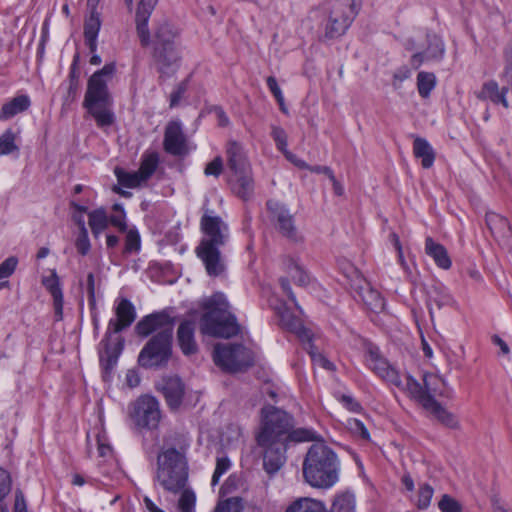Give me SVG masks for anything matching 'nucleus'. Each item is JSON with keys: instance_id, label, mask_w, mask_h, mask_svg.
Wrapping results in <instances>:
<instances>
[{"instance_id": "f257e3e1", "label": "nucleus", "mask_w": 512, "mask_h": 512, "mask_svg": "<svg viewBox=\"0 0 512 512\" xmlns=\"http://www.w3.org/2000/svg\"><path fill=\"white\" fill-rule=\"evenodd\" d=\"M261 413V426L256 441L264 450L263 468L273 475L286 461L288 444L313 441L314 432L305 428L294 429L293 416L274 406L263 407Z\"/></svg>"}, {"instance_id": "f03ea898", "label": "nucleus", "mask_w": 512, "mask_h": 512, "mask_svg": "<svg viewBox=\"0 0 512 512\" xmlns=\"http://www.w3.org/2000/svg\"><path fill=\"white\" fill-rule=\"evenodd\" d=\"M158 0H141L135 15L136 33L143 48L152 45V59L161 75H171L180 66L181 51L177 43L178 31L169 23L159 24L153 33L148 26Z\"/></svg>"}, {"instance_id": "7ed1b4c3", "label": "nucleus", "mask_w": 512, "mask_h": 512, "mask_svg": "<svg viewBox=\"0 0 512 512\" xmlns=\"http://www.w3.org/2000/svg\"><path fill=\"white\" fill-rule=\"evenodd\" d=\"M175 319L166 310L144 316L135 326L137 335L147 337L158 331L142 348L138 363L144 368L165 366L172 355Z\"/></svg>"}, {"instance_id": "20e7f679", "label": "nucleus", "mask_w": 512, "mask_h": 512, "mask_svg": "<svg viewBox=\"0 0 512 512\" xmlns=\"http://www.w3.org/2000/svg\"><path fill=\"white\" fill-rule=\"evenodd\" d=\"M302 473L313 488L329 489L339 480L340 461L337 454L323 441L313 443L304 458Z\"/></svg>"}, {"instance_id": "39448f33", "label": "nucleus", "mask_w": 512, "mask_h": 512, "mask_svg": "<svg viewBox=\"0 0 512 512\" xmlns=\"http://www.w3.org/2000/svg\"><path fill=\"white\" fill-rule=\"evenodd\" d=\"M115 71V63L105 64L90 76L87 83L83 106L100 128L111 126L115 122L113 100L108 89V81L112 79Z\"/></svg>"}, {"instance_id": "423d86ee", "label": "nucleus", "mask_w": 512, "mask_h": 512, "mask_svg": "<svg viewBox=\"0 0 512 512\" xmlns=\"http://www.w3.org/2000/svg\"><path fill=\"white\" fill-rule=\"evenodd\" d=\"M205 313L200 319V329L205 335L231 338L240 333V325L235 315L229 311V303L225 295L216 292L203 300Z\"/></svg>"}, {"instance_id": "0eeeda50", "label": "nucleus", "mask_w": 512, "mask_h": 512, "mask_svg": "<svg viewBox=\"0 0 512 512\" xmlns=\"http://www.w3.org/2000/svg\"><path fill=\"white\" fill-rule=\"evenodd\" d=\"M155 479L166 491L179 493L188 482L185 455L174 447L162 449L157 456Z\"/></svg>"}, {"instance_id": "6e6552de", "label": "nucleus", "mask_w": 512, "mask_h": 512, "mask_svg": "<svg viewBox=\"0 0 512 512\" xmlns=\"http://www.w3.org/2000/svg\"><path fill=\"white\" fill-rule=\"evenodd\" d=\"M215 364L226 372L246 370L254 363L253 352L242 344H217L213 350Z\"/></svg>"}, {"instance_id": "1a4fd4ad", "label": "nucleus", "mask_w": 512, "mask_h": 512, "mask_svg": "<svg viewBox=\"0 0 512 512\" xmlns=\"http://www.w3.org/2000/svg\"><path fill=\"white\" fill-rule=\"evenodd\" d=\"M403 383L404 387H401L400 390L406 392L410 398L417 401L423 408L428 406V402H437L435 397L442 395L441 386L443 381L433 373H425L422 384L409 374L405 376Z\"/></svg>"}, {"instance_id": "9d476101", "label": "nucleus", "mask_w": 512, "mask_h": 512, "mask_svg": "<svg viewBox=\"0 0 512 512\" xmlns=\"http://www.w3.org/2000/svg\"><path fill=\"white\" fill-rule=\"evenodd\" d=\"M266 207L271 222L281 236L295 244L304 242V236L296 226L294 216L285 205L271 199L266 202Z\"/></svg>"}, {"instance_id": "9b49d317", "label": "nucleus", "mask_w": 512, "mask_h": 512, "mask_svg": "<svg viewBox=\"0 0 512 512\" xmlns=\"http://www.w3.org/2000/svg\"><path fill=\"white\" fill-rule=\"evenodd\" d=\"M356 14L354 0H336L325 27V37L334 39L343 35L350 27Z\"/></svg>"}, {"instance_id": "f8f14e48", "label": "nucleus", "mask_w": 512, "mask_h": 512, "mask_svg": "<svg viewBox=\"0 0 512 512\" xmlns=\"http://www.w3.org/2000/svg\"><path fill=\"white\" fill-rule=\"evenodd\" d=\"M130 417L142 429H157L161 420L159 401L150 395L140 396L131 407Z\"/></svg>"}, {"instance_id": "ddd939ff", "label": "nucleus", "mask_w": 512, "mask_h": 512, "mask_svg": "<svg viewBox=\"0 0 512 512\" xmlns=\"http://www.w3.org/2000/svg\"><path fill=\"white\" fill-rule=\"evenodd\" d=\"M200 228L203 238L200 245L223 247L229 240V227L223 219L215 215L213 211L207 210L201 217Z\"/></svg>"}, {"instance_id": "4468645a", "label": "nucleus", "mask_w": 512, "mask_h": 512, "mask_svg": "<svg viewBox=\"0 0 512 512\" xmlns=\"http://www.w3.org/2000/svg\"><path fill=\"white\" fill-rule=\"evenodd\" d=\"M114 312L116 317L109 320L103 342L112 333L116 334L130 327L137 316L134 304L125 297L115 300Z\"/></svg>"}, {"instance_id": "2eb2a0df", "label": "nucleus", "mask_w": 512, "mask_h": 512, "mask_svg": "<svg viewBox=\"0 0 512 512\" xmlns=\"http://www.w3.org/2000/svg\"><path fill=\"white\" fill-rule=\"evenodd\" d=\"M367 366L381 379L396 386L404 387L399 371L392 366L379 352L378 348L371 347L366 353Z\"/></svg>"}, {"instance_id": "dca6fc26", "label": "nucleus", "mask_w": 512, "mask_h": 512, "mask_svg": "<svg viewBox=\"0 0 512 512\" xmlns=\"http://www.w3.org/2000/svg\"><path fill=\"white\" fill-rule=\"evenodd\" d=\"M163 147L173 156H184L188 153L187 138L179 120H171L166 125Z\"/></svg>"}, {"instance_id": "f3484780", "label": "nucleus", "mask_w": 512, "mask_h": 512, "mask_svg": "<svg viewBox=\"0 0 512 512\" xmlns=\"http://www.w3.org/2000/svg\"><path fill=\"white\" fill-rule=\"evenodd\" d=\"M221 247L209 245H198L196 247V254L204 264L205 270L210 277L221 276L225 270L226 265L220 252Z\"/></svg>"}, {"instance_id": "a211bd4d", "label": "nucleus", "mask_w": 512, "mask_h": 512, "mask_svg": "<svg viewBox=\"0 0 512 512\" xmlns=\"http://www.w3.org/2000/svg\"><path fill=\"white\" fill-rule=\"evenodd\" d=\"M426 38L428 45L425 51L413 54L410 59V64L414 69H418L427 61H439L444 56L445 49L442 39L436 34L430 33L426 35Z\"/></svg>"}, {"instance_id": "6ab92c4d", "label": "nucleus", "mask_w": 512, "mask_h": 512, "mask_svg": "<svg viewBox=\"0 0 512 512\" xmlns=\"http://www.w3.org/2000/svg\"><path fill=\"white\" fill-rule=\"evenodd\" d=\"M159 390L163 394L168 407L171 410H178L183 403L185 395V384L179 377L164 378Z\"/></svg>"}, {"instance_id": "aec40b11", "label": "nucleus", "mask_w": 512, "mask_h": 512, "mask_svg": "<svg viewBox=\"0 0 512 512\" xmlns=\"http://www.w3.org/2000/svg\"><path fill=\"white\" fill-rule=\"evenodd\" d=\"M426 304L431 318L435 309L440 310L444 307H451L454 299L448 289L441 283H433L426 289Z\"/></svg>"}, {"instance_id": "412c9836", "label": "nucleus", "mask_w": 512, "mask_h": 512, "mask_svg": "<svg viewBox=\"0 0 512 512\" xmlns=\"http://www.w3.org/2000/svg\"><path fill=\"white\" fill-rule=\"evenodd\" d=\"M226 158L227 166L233 174L252 169L244 147L237 141L230 140L227 143Z\"/></svg>"}, {"instance_id": "4be33fe9", "label": "nucleus", "mask_w": 512, "mask_h": 512, "mask_svg": "<svg viewBox=\"0 0 512 512\" xmlns=\"http://www.w3.org/2000/svg\"><path fill=\"white\" fill-rule=\"evenodd\" d=\"M509 89V85L500 87L495 80H489L483 83L480 91L476 93V97L482 101L489 100L495 105L501 104L505 109H508L510 107L507 99Z\"/></svg>"}, {"instance_id": "5701e85b", "label": "nucleus", "mask_w": 512, "mask_h": 512, "mask_svg": "<svg viewBox=\"0 0 512 512\" xmlns=\"http://www.w3.org/2000/svg\"><path fill=\"white\" fill-rule=\"evenodd\" d=\"M229 184L232 192L244 201L249 200L254 193V178L252 169L231 175Z\"/></svg>"}, {"instance_id": "b1692460", "label": "nucleus", "mask_w": 512, "mask_h": 512, "mask_svg": "<svg viewBox=\"0 0 512 512\" xmlns=\"http://www.w3.org/2000/svg\"><path fill=\"white\" fill-rule=\"evenodd\" d=\"M280 322L283 327L297 335L308 353L309 350L315 349L312 343L311 332L303 326L298 318L292 316L288 311H283L280 313Z\"/></svg>"}, {"instance_id": "393cba45", "label": "nucleus", "mask_w": 512, "mask_h": 512, "mask_svg": "<svg viewBox=\"0 0 512 512\" xmlns=\"http://www.w3.org/2000/svg\"><path fill=\"white\" fill-rule=\"evenodd\" d=\"M195 324L193 321H183L177 330V341L184 355H193L198 351L194 337Z\"/></svg>"}, {"instance_id": "a878e982", "label": "nucleus", "mask_w": 512, "mask_h": 512, "mask_svg": "<svg viewBox=\"0 0 512 512\" xmlns=\"http://www.w3.org/2000/svg\"><path fill=\"white\" fill-rule=\"evenodd\" d=\"M100 13L92 8L84 22V38L90 52L94 53L97 49V38L101 28Z\"/></svg>"}, {"instance_id": "bb28decb", "label": "nucleus", "mask_w": 512, "mask_h": 512, "mask_svg": "<svg viewBox=\"0 0 512 512\" xmlns=\"http://www.w3.org/2000/svg\"><path fill=\"white\" fill-rule=\"evenodd\" d=\"M486 224L497 240H508L512 236V230L508 220L495 212L486 213Z\"/></svg>"}, {"instance_id": "cd10ccee", "label": "nucleus", "mask_w": 512, "mask_h": 512, "mask_svg": "<svg viewBox=\"0 0 512 512\" xmlns=\"http://www.w3.org/2000/svg\"><path fill=\"white\" fill-rule=\"evenodd\" d=\"M44 287L50 292L53 297V306L55 311V318L57 321L63 318V292L60 287L59 278L56 273L48 277H44L42 280Z\"/></svg>"}, {"instance_id": "c85d7f7f", "label": "nucleus", "mask_w": 512, "mask_h": 512, "mask_svg": "<svg viewBox=\"0 0 512 512\" xmlns=\"http://www.w3.org/2000/svg\"><path fill=\"white\" fill-rule=\"evenodd\" d=\"M425 252L433 258L439 268L447 270L451 267L452 262L446 248L435 242L431 237H427L425 240Z\"/></svg>"}, {"instance_id": "c756f323", "label": "nucleus", "mask_w": 512, "mask_h": 512, "mask_svg": "<svg viewBox=\"0 0 512 512\" xmlns=\"http://www.w3.org/2000/svg\"><path fill=\"white\" fill-rule=\"evenodd\" d=\"M413 154L421 159V165L424 169H429L435 161V151L429 142L421 137H416L413 142Z\"/></svg>"}, {"instance_id": "7c9ffc66", "label": "nucleus", "mask_w": 512, "mask_h": 512, "mask_svg": "<svg viewBox=\"0 0 512 512\" xmlns=\"http://www.w3.org/2000/svg\"><path fill=\"white\" fill-rule=\"evenodd\" d=\"M31 105L27 95H19L5 103L0 110V120H8L18 113L26 111Z\"/></svg>"}, {"instance_id": "2f4dec72", "label": "nucleus", "mask_w": 512, "mask_h": 512, "mask_svg": "<svg viewBox=\"0 0 512 512\" xmlns=\"http://www.w3.org/2000/svg\"><path fill=\"white\" fill-rule=\"evenodd\" d=\"M285 512H327L324 502L309 497L298 498L293 501Z\"/></svg>"}, {"instance_id": "473e14b6", "label": "nucleus", "mask_w": 512, "mask_h": 512, "mask_svg": "<svg viewBox=\"0 0 512 512\" xmlns=\"http://www.w3.org/2000/svg\"><path fill=\"white\" fill-rule=\"evenodd\" d=\"M424 409L433 414L441 424L449 428H456L458 426L456 417L451 412L447 411L438 401L428 402V406L424 407Z\"/></svg>"}, {"instance_id": "72a5a7b5", "label": "nucleus", "mask_w": 512, "mask_h": 512, "mask_svg": "<svg viewBox=\"0 0 512 512\" xmlns=\"http://www.w3.org/2000/svg\"><path fill=\"white\" fill-rule=\"evenodd\" d=\"M88 218V224L95 238L99 237L109 225L108 215L103 208L92 210L88 213Z\"/></svg>"}, {"instance_id": "f704fd0d", "label": "nucleus", "mask_w": 512, "mask_h": 512, "mask_svg": "<svg viewBox=\"0 0 512 512\" xmlns=\"http://www.w3.org/2000/svg\"><path fill=\"white\" fill-rule=\"evenodd\" d=\"M122 346L123 344L121 342H118L114 346L105 342L104 352L100 356V362L106 373L110 372L116 365L121 354Z\"/></svg>"}, {"instance_id": "c9c22d12", "label": "nucleus", "mask_w": 512, "mask_h": 512, "mask_svg": "<svg viewBox=\"0 0 512 512\" xmlns=\"http://www.w3.org/2000/svg\"><path fill=\"white\" fill-rule=\"evenodd\" d=\"M159 164V156L156 152L145 153L142 156L139 170L137 171L144 181L148 180L156 171Z\"/></svg>"}, {"instance_id": "e433bc0d", "label": "nucleus", "mask_w": 512, "mask_h": 512, "mask_svg": "<svg viewBox=\"0 0 512 512\" xmlns=\"http://www.w3.org/2000/svg\"><path fill=\"white\" fill-rule=\"evenodd\" d=\"M436 86V76L430 72L421 71L417 75V89L422 98H428Z\"/></svg>"}, {"instance_id": "4c0bfd02", "label": "nucleus", "mask_w": 512, "mask_h": 512, "mask_svg": "<svg viewBox=\"0 0 512 512\" xmlns=\"http://www.w3.org/2000/svg\"><path fill=\"white\" fill-rule=\"evenodd\" d=\"M114 173L119 185L126 188H136L145 182L138 172L130 173L121 168H116Z\"/></svg>"}, {"instance_id": "58836bf2", "label": "nucleus", "mask_w": 512, "mask_h": 512, "mask_svg": "<svg viewBox=\"0 0 512 512\" xmlns=\"http://www.w3.org/2000/svg\"><path fill=\"white\" fill-rule=\"evenodd\" d=\"M362 299L366 306L374 312H379L384 309L385 301L380 292L372 288H367L362 294Z\"/></svg>"}, {"instance_id": "ea45409f", "label": "nucleus", "mask_w": 512, "mask_h": 512, "mask_svg": "<svg viewBox=\"0 0 512 512\" xmlns=\"http://www.w3.org/2000/svg\"><path fill=\"white\" fill-rule=\"evenodd\" d=\"M434 494V489L431 485L427 483H423L419 485L417 495L415 500L413 501L415 506L419 510H426L431 503V499Z\"/></svg>"}, {"instance_id": "a19ab883", "label": "nucleus", "mask_w": 512, "mask_h": 512, "mask_svg": "<svg viewBox=\"0 0 512 512\" xmlns=\"http://www.w3.org/2000/svg\"><path fill=\"white\" fill-rule=\"evenodd\" d=\"M181 495L178 500V509L180 512H195L196 494L191 488L186 486L180 491Z\"/></svg>"}, {"instance_id": "79ce46f5", "label": "nucleus", "mask_w": 512, "mask_h": 512, "mask_svg": "<svg viewBox=\"0 0 512 512\" xmlns=\"http://www.w3.org/2000/svg\"><path fill=\"white\" fill-rule=\"evenodd\" d=\"M114 214L108 217L109 224L117 228L120 232L124 233L127 231L126 213L123 206L116 203L112 206Z\"/></svg>"}, {"instance_id": "37998d69", "label": "nucleus", "mask_w": 512, "mask_h": 512, "mask_svg": "<svg viewBox=\"0 0 512 512\" xmlns=\"http://www.w3.org/2000/svg\"><path fill=\"white\" fill-rule=\"evenodd\" d=\"M17 150L15 134L12 130L8 129L0 136V155H8Z\"/></svg>"}, {"instance_id": "c03bdc74", "label": "nucleus", "mask_w": 512, "mask_h": 512, "mask_svg": "<svg viewBox=\"0 0 512 512\" xmlns=\"http://www.w3.org/2000/svg\"><path fill=\"white\" fill-rule=\"evenodd\" d=\"M501 78L509 85L512 93V42L504 51V68Z\"/></svg>"}, {"instance_id": "a18cd8bd", "label": "nucleus", "mask_w": 512, "mask_h": 512, "mask_svg": "<svg viewBox=\"0 0 512 512\" xmlns=\"http://www.w3.org/2000/svg\"><path fill=\"white\" fill-rule=\"evenodd\" d=\"M438 508L441 512H462V504L450 496L449 494H443L438 502Z\"/></svg>"}, {"instance_id": "49530a36", "label": "nucleus", "mask_w": 512, "mask_h": 512, "mask_svg": "<svg viewBox=\"0 0 512 512\" xmlns=\"http://www.w3.org/2000/svg\"><path fill=\"white\" fill-rule=\"evenodd\" d=\"M242 499L239 497H231L219 502L214 512H242Z\"/></svg>"}, {"instance_id": "de8ad7c7", "label": "nucleus", "mask_w": 512, "mask_h": 512, "mask_svg": "<svg viewBox=\"0 0 512 512\" xmlns=\"http://www.w3.org/2000/svg\"><path fill=\"white\" fill-rule=\"evenodd\" d=\"M346 426L355 436L366 441L370 440V434L362 421L356 418H349L347 419Z\"/></svg>"}, {"instance_id": "09e8293b", "label": "nucleus", "mask_w": 512, "mask_h": 512, "mask_svg": "<svg viewBox=\"0 0 512 512\" xmlns=\"http://www.w3.org/2000/svg\"><path fill=\"white\" fill-rule=\"evenodd\" d=\"M288 273L292 280L301 286L306 285L309 282V276L304 269L297 263L292 262L288 266Z\"/></svg>"}, {"instance_id": "8fccbe9b", "label": "nucleus", "mask_w": 512, "mask_h": 512, "mask_svg": "<svg viewBox=\"0 0 512 512\" xmlns=\"http://www.w3.org/2000/svg\"><path fill=\"white\" fill-rule=\"evenodd\" d=\"M230 465V460L227 457L217 458L216 467L211 480L212 486H216L218 484L220 477L228 471Z\"/></svg>"}, {"instance_id": "3c124183", "label": "nucleus", "mask_w": 512, "mask_h": 512, "mask_svg": "<svg viewBox=\"0 0 512 512\" xmlns=\"http://www.w3.org/2000/svg\"><path fill=\"white\" fill-rule=\"evenodd\" d=\"M140 249V236L136 230H129L125 238V249L126 253H132Z\"/></svg>"}, {"instance_id": "603ef678", "label": "nucleus", "mask_w": 512, "mask_h": 512, "mask_svg": "<svg viewBox=\"0 0 512 512\" xmlns=\"http://www.w3.org/2000/svg\"><path fill=\"white\" fill-rule=\"evenodd\" d=\"M12 488V478L10 473L0 468V502L10 493Z\"/></svg>"}, {"instance_id": "864d4df0", "label": "nucleus", "mask_w": 512, "mask_h": 512, "mask_svg": "<svg viewBox=\"0 0 512 512\" xmlns=\"http://www.w3.org/2000/svg\"><path fill=\"white\" fill-rule=\"evenodd\" d=\"M18 259L14 256L8 257L0 264V280L10 277L15 271Z\"/></svg>"}, {"instance_id": "5fc2aeb1", "label": "nucleus", "mask_w": 512, "mask_h": 512, "mask_svg": "<svg viewBox=\"0 0 512 512\" xmlns=\"http://www.w3.org/2000/svg\"><path fill=\"white\" fill-rule=\"evenodd\" d=\"M188 88V80L180 82L170 94V108L179 105Z\"/></svg>"}, {"instance_id": "6e6d98bb", "label": "nucleus", "mask_w": 512, "mask_h": 512, "mask_svg": "<svg viewBox=\"0 0 512 512\" xmlns=\"http://www.w3.org/2000/svg\"><path fill=\"white\" fill-rule=\"evenodd\" d=\"M75 247L79 254L85 256L91 249L90 240L88 237V231L79 232L76 241Z\"/></svg>"}, {"instance_id": "4d7b16f0", "label": "nucleus", "mask_w": 512, "mask_h": 512, "mask_svg": "<svg viewBox=\"0 0 512 512\" xmlns=\"http://www.w3.org/2000/svg\"><path fill=\"white\" fill-rule=\"evenodd\" d=\"M223 171V159L220 156L215 157L204 169L206 176L219 177Z\"/></svg>"}, {"instance_id": "13d9d810", "label": "nucleus", "mask_w": 512, "mask_h": 512, "mask_svg": "<svg viewBox=\"0 0 512 512\" xmlns=\"http://www.w3.org/2000/svg\"><path fill=\"white\" fill-rule=\"evenodd\" d=\"M86 289L88 293V302L90 309L96 308V287H95V278L93 273H89L87 275L86 280Z\"/></svg>"}, {"instance_id": "bf43d9fd", "label": "nucleus", "mask_w": 512, "mask_h": 512, "mask_svg": "<svg viewBox=\"0 0 512 512\" xmlns=\"http://www.w3.org/2000/svg\"><path fill=\"white\" fill-rule=\"evenodd\" d=\"M271 135L276 143V146L279 150L284 151L287 146V136L283 128L278 126H273Z\"/></svg>"}, {"instance_id": "052dcab7", "label": "nucleus", "mask_w": 512, "mask_h": 512, "mask_svg": "<svg viewBox=\"0 0 512 512\" xmlns=\"http://www.w3.org/2000/svg\"><path fill=\"white\" fill-rule=\"evenodd\" d=\"M309 355L311 356L312 361L318 366L326 369V370H334V364L330 362L323 354L314 350H309Z\"/></svg>"}, {"instance_id": "680f3d73", "label": "nucleus", "mask_w": 512, "mask_h": 512, "mask_svg": "<svg viewBox=\"0 0 512 512\" xmlns=\"http://www.w3.org/2000/svg\"><path fill=\"white\" fill-rule=\"evenodd\" d=\"M79 88H80V83H74V84L67 83L66 93L63 96V104L64 105H69L77 99L78 93H79Z\"/></svg>"}, {"instance_id": "e2e57ef3", "label": "nucleus", "mask_w": 512, "mask_h": 512, "mask_svg": "<svg viewBox=\"0 0 512 512\" xmlns=\"http://www.w3.org/2000/svg\"><path fill=\"white\" fill-rule=\"evenodd\" d=\"M339 401L351 412L359 413L362 410L361 404L351 395L342 394L339 398Z\"/></svg>"}, {"instance_id": "0e129e2a", "label": "nucleus", "mask_w": 512, "mask_h": 512, "mask_svg": "<svg viewBox=\"0 0 512 512\" xmlns=\"http://www.w3.org/2000/svg\"><path fill=\"white\" fill-rule=\"evenodd\" d=\"M267 86L270 90V92L273 94L276 100H281V95H283L277 80L274 76H269L266 79Z\"/></svg>"}, {"instance_id": "69168bd1", "label": "nucleus", "mask_w": 512, "mask_h": 512, "mask_svg": "<svg viewBox=\"0 0 512 512\" xmlns=\"http://www.w3.org/2000/svg\"><path fill=\"white\" fill-rule=\"evenodd\" d=\"M27 510V504L23 492L17 489L15 492L14 512Z\"/></svg>"}, {"instance_id": "338daca9", "label": "nucleus", "mask_w": 512, "mask_h": 512, "mask_svg": "<svg viewBox=\"0 0 512 512\" xmlns=\"http://www.w3.org/2000/svg\"><path fill=\"white\" fill-rule=\"evenodd\" d=\"M410 76H411V70H410V68H408L407 66H401V67H399V68L395 71V73H394V75H393L394 83H395L396 81H398V82H400V83H401V82H403L404 80H406V79L410 78Z\"/></svg>"}, {"instance_id": "774afa93", "label": "nucleus", "mask_w": 512, "mask_h": 512, "mask_svg": "<svg viewBox=\"0 0 512 512\" xmlns=\"http://www.w3.org/2000/svg\"><path fill=\"white\" fill-rule=\"evenodd\" d=\"M79 56L75 55L73 59V63L70 67V72L68 75V83H80L79 81V73L77 71V62H78Z\"/></svg>"}]
</instances>
